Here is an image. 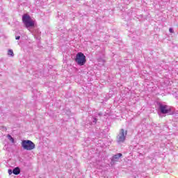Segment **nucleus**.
Masks as SVG:
<instances>
[{"label": "nucleus", "instance_id": "nucleus-1", "mask_svg": "<svg viewBox=\"0 0 178 178\" xmlns=\"http://www.w3.org/2000/svg\"><path fill=\"white\" fill-rule=\"evenodd\" d=\"M22 22L25 26V27L32 33V34H34V32H33V29H34V26H35V21L30 17V15L27 14H24L22 16Z\"/></svg>", "mask_w": 178, "mask_h": 178}, {"label": "nucleus", "instance_id": "nucleus-2", "mask_svg": "<svg viewBox=\"0 0 178 178\" xmlns=\"http://www.w3.org/2000/svg\"><path fill=\"white\" fill-rule=\"evenodd\" d=\"M159 111L163 115H173L175 112L173 107L165 104H160Z\"/></svg>", "mask_w": 178, "mask_h": 178}, {"label": "nucleus", "instance_id": "nucleus-3", "mask_svg": "<svg viewBox=\"0 0 178 178\" xmlns=\"http://www.w3.org/2000/svg\"><path fill=\"white\" fill-rule=\"evenodd\" d=\"M21 145L24 149L26 151H33L35 148V144L30 140H24L22 141Z\"/></svg>", "mask_w": 178, "mask_h": 178}, {"label": "nucleus", "instance_id": "nucleus-4", "mask_svg": "<svg viewBox=\"0 0 178 178\" xmlns=\"http://www.w3.org/2000/svg\"><path fill=\"white\" fill-rule=\"evenodd\" d=\"M75 62L79 66H84V65H86V62H87V60L86 59V56H84V54L81 52L77 53L75 58Z\"/></svg>", "mask_w": 178, "mask_h": 178}, {"label": "nucleus", "instance_id": "nucleus-5", "mask_svg": "<svg viewBox=\"0 0 178 178\" xmlns=\"http://www.w3.org/2000/svg\"><path fill=\"white\" fill-rule=\"evenodd\" d=\"M127 136V131H124V129H122L120 130L119 134L117 136L118 143H124L126 140V137Z\"/></svg>", "mask_w": 178, "mask_h": 178}, {"label": "nucleus", "instance_id": "nucleus-6", "mask_svg": "<svg viewBox=\"0 0 178 178\" xmlns=\"http://www.w3.org/2000/svg\"><path fill=\"white\" fill-rule=\"evenodd\" d=\"M122 156V154L121 153H118L117 154H115V156H113L112 161H119V159Z\"/></svg>", "mask_w": 178, "mask_h": 178}, {"label": "nucleus", "instance_id": "nucleus-7", "mask_svg": "<svg viewBox=\"0 0 178 178\" xmlns=\"http://www.w3.org/2000/svg\"><path fill=\"white\" fill-rule=\"evenodd\" d=\"M13 175H19L20 174V168L19 167H16L13 170Z\"/></svg>", "mask_w": 178, "mask_h": 178}, {"label": "nucleus", "instance_id": "nucleus-8", "mask_svg": "<svg viewBox=\"0 0 178 178\" xmlns=\"http://www.w3.org/2000/svg\"><path fill=\"white\" fill-rule=\"evenodd\" d=\"M8 55L9 56H12V57L15 56V54L13 53V50L9 49V50L8 51Z\"/></svg>", "mask_w": 178, "mask_h": 178}, {"label": "nucleus", "instance_id": "nucleus-9", "mask_svg": "<svg viewBox=\"0 0 178 178\" xmlns=\"http://www.w3.org/2000/svg\"><path fill=\"white\" fill-rule=\"evenodd\" d=\"M7 137H8V140H10L13 144H15V138H13V137H12V136L8 135Z\"/></svg>", "mask_w": 178, "mask_h": 178}, {"label": "nucleus", "instance_id": "nucleus-10", "mask_svg": "<svg viewBox=\"0 0 178 178\" xmlns=\"http://www.w3.org/2000/svg\"><path fill=\"white\" fill-rule=\"evenodd\" d=\"M98 61H99V65H100L101 66H102L105 63V60L102 58H99Z\"/></svg>", "mask_w": 178, "mask_h": 178}, {"label": "nucleus", "instance_id": "nucleus-11", "mask_svg": "<svg viewBox=\"0 0 178 178\" xmlns=\"http://www.w3.org/2000/svg\"><path fill=\"white\" fill-rule=\"evenodd\" d=\"M169 31L170 33H175V31H173V28H170Z\"/></svg>", "mask_w": 178, "mask_h": 178}, {"label": "nucleus", "instance_id": "nucleus-12", "mask_svg": "<svg viewBox=\"0 0 178 178\" xmlns=\"http://www.w3.org/2000/svg\"><path fill=\"white\" fill-rule=\"evenodd\" d=\"M13 173V171L12 170H8V175H12Z\"/></svg>", "mask_w": 178, "mask_h": 178}, {"label": "nucleus", "instance_id": "nucleus-13", "mask_svg": "<svg viewBox=\"0 0 178 178\" xmlns=\"http://www.w3.org/2000/svg\"><path fill=\"white\" fill-rule=\"evenodd\" d=\"M15 40H20V36H16Z\"/></svg>", "mask_w": 178, "mask_h": 178}, {"label": "nucleus", "instance_id": "nucleus-14", "mask_svg": "<svg viewBox=\"0 0 178 178\" xmlns=\"http://www.w3.org/2000/svg\"><path fill=\"white\" fill-rule=\"evenodd\" d=\"M93 123H97V118H95L94 120H93Z\"/></svg>", "mask_w": 178, "mask_h": 178}]
</instances>
